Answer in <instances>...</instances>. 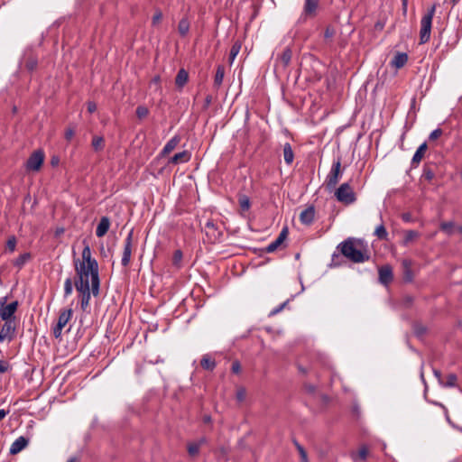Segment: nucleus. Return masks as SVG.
<instances>
[{"label":"nucleus","instance_id":"nucleus-1","mask_svg":"<svg viewBox=\"0 0 462 462\" xmlns=\"http://www.w3.org/2000/svg\"><path fill=\"white\" fill-rule=\"evenodd\" d=\"M85 246L82 250V260L77 259L74 261L75 264V277H87L90 278L92 282V293L97 297L99 294L100 279L98 263L95 258L91 256V250L88 244L83 241Z\"/></svg>","mask_w":462,"mask_h":462},{"label":"nucleus","instance_id":"nucleus-2","mask_svg":"<svg viewBox=\"0 0 462 462\" xmlns=\"http://www.w3.org/2000/svg\"><path fill=\"white\" fill-rule=\"evenodd\" d=\"M337 249L343 256L355 263H365L371 258L368 245L363 239L348 237L341 242Z\"/></svg>","mask_w":462,"mask_h":462},{"label":"nucleus","instance_id":"nucleus-3","mask_svg":"<svg viewBox=\"0 0 462 462\" xmlns=\"http://www.w3.org/2000/svg\"><path fill=\"white\" fill-rule=\"evenodd\" d=\"M90 278L87 277H75L74 278V285L79 292V296L80 299V308L83 311H87L89 308V301L91 298L92 293V282L90 281Z\"/></svg>","mask_w":462,"mask_h":462},{"label":"nucleus","instance_id":"nucleus-4","mask_svg":"<svg viewBox=\"0 0 462 462\" xmlns=\"http://www.w3.org/2000/svg\"><path fill=\"white\" fill-rule=\"evenodd\" d=\"M436 7V4L432 5L420 20V44H425L430 39L432 20L435 15Z\"/></svg>","mask_w":462,"mask_h":462},{"label":"nucleus","instance_id":"nucleus-5","mask_svg":"<svg viewBox=\"0 0 462 462\" xmlns=\"http://www.w3.org/2000/svg\"><path fill=\"white\" fill-rule=\"evenodd\" d=\"M343 171L341 170V157L338 156L334 160L331 169L325 180V186L328 190H332L337 185L339 179L342 177Z\"/></svg>","mask_w":462,"mask_h":462},{"label":"nucleus","instance_id":"nucleus-6","mask_svg":"<svg viewBox=\"0 0 462 462\" xmlns=\"http://www.w3.org/2000/svg\"><path fill=\"white\" fill-rule=\"evenodd\" d=\"M17 320H4V323H0V343L9 344L14 341L17 335Z\"/></svg>","mask_w":462,"mask_h":462},{"label":"nucleus","instance_id":"nucleus-7","mask_svg":"<svg viewBox=\"0 0 462 462\" xmlns=\"http://www.w3.org/2000/svg\"><path fill=\"white\" fill-rule=\"evenodd\" d=\"M335 197L337 201L345 205H351L356 200V193L349 182L342 183L335 191Z\"/></svg>","mask_w":462,"mask_h":462},{"label":"nucleus","instance_id":"nucleus-8","mask_svg":"<svg viewBox=\"0 0 462 462\" xmlns=\"http://www.w3.org/2000/svg\"><path fill=\"white\" fill-rule=\"evenodd\" d=\"M7 296L0 298V318L2 320H17L14 313L16 312L19 303L14 300L10 303H6Z\"/></svg>","mask_w":462,"mask_h":462},{"label":"nucleus","instance_id":"nucleus-9","mask_svg":"<svg viewBox=\"0 0 462 462\" xmlns=\"http://www.w3.org/2000/svg\"><path fill=\"white\" fill-rule=\"evenodd\" d=\"M72 310L71 309H63L60 311L58 321L56 325L52 328V334L55 338H60L62 333V329L68 324L69 319L72 317Z\"/></svg>","mask_w":462,"mask_h":462},{"label":"nucleus","instance_id":"nucleus-10","mask_svg":"<svg viewBox=\"0 0 462 462\" xmlns=\"http://www.w3.org/2000/svg\"><path fill=\"white\" fill-rule=\"evenodd\" d=\"M44 161V153L42 150L33 152L26 162L28 171H37L41 169Z\"/></svg>","mask_w":462,"mask_h":462},{"label":"nucleus","instance_id":"nucleus-11","mask_svg":"<svg viewBox=\"0 0 462 462\" xmlns=\"http://www.w3.org/2000/svg\"><path fill=\"white\" fill-rule=\"evenodd\" d=\"M133 237H134V232L131 230L125 239L124 244V250H123V255L121 260V264L124 267H127L131 261V255H132V248H133Z\"/></svg>","mask_w":462,"mask_h":462},{"label":"nucleus","instance_id":"nucleus-12","mask_svg":"<svg viewBox=\"0 0 462 462\" xmlns=\"http://www.w3.org/2000/svg\"><path fill=\"white\" fill-rule=\"evenodd\" d=\"M291 50L289 47L285 48L282 53L280 56H278L275 60V69H285L291 63Z\"/></svg>","mask_w":462,"mask_h":462},{"label":"nucleus","instance_id":"nucleus-13","mask_svg":"<svg viewBox=\"0 0 462 462\" xmlns=\"http://www.w3.org/2000/svg\"><path fill=\"white\" fill-rule=\"evenodd\" d=\"M288 233H289L288 227L284 226L282 229V231L280 232L277 238L274 241H273L271 244H269L266 246V248L264 249V251L266 253H273V252L276 251L284 243L285 239L288 236Z\"/></svg>","mask_w":462,"mask_h":462},{"label":"nucleus","instance_id":"nucleus-14","mask_svg":"<svg viewBox=\"0 0 462 462\" xmlns=\"http://www.w3.org/2000/svg\"><path fill=\"white\" fill-rule=\"evenodd\" d=\"M379 282L383 285H388L393 280V269L390 265H383L378 270Z\"/></svg>","mask_w":462,"mask_h":462},{"label":"nucleus","instance_id":"nucleus-15","mask_svg":"<svg viewBox=\"0 0 462 462\" xmlns=\"http://www.w3.org/2000/svg\"><path fill=\"white\" fill-rule=\"evenodd\" d=\"M319 4V0H305L301 15L305 18L316 16Z\"/></svg>","mask_w":462,"mask_h":462},{"label":"nucleus","instance_id":"nucleus-16","mask_svg":"<svg viewBox=\"0 0 462 462\" xmlns=\"http://www.w3.org/2000/svg\"><path fill=\"white\" fill-rule=\"evenodd\" d=\"M28 444L29 439L23 436H20L13 442L9 452L11 455H16L19 452H21L23 448H25Z\"/></svg>","mask_w":462,"mask_h":462},{"label":"nucleus","instance_id":"nucleus-17","mask_svg":"<svg viewBox=\"0 0 462 462\" xmlns=\"http://www.w3.org/2000/svg\"><path fill=\"white\" fill-rule=\"evenodd\" d=\"M180 135H174L171 139H170L162 150L160 152L159 156L160 157H165L168 154H170L180 143Z\"/></svg>","mask_w":462,"mask_h":462},{"label":"nucleus","instance_id":"nucleus-18","mask_svg":"<svg viewBox=\"0 0 462 462\" xmlns=\"http://www.w3.org/2000/svg\"><path fill=\"white\" fill-rule=\"evenodd\" d=\"M315 217V208L313 206H310L307 208H305L301 213L300 214V221L303 225H310L314 221Z\"/></svg>","mask_w":462,"mask_h":462},{"label":"nucleus","instance_id":"nucleus-19","mask_svg":"<svg viewBox=\"0 0 462 462\" xmlns=\"http://www.w3.org/2000/svg\"><path fill=\"white\" fill-rule=\"evenodd\" d=\"M191 158V153L189 151H182L174 154L169 159L168 164H180L188 162Z\"/></svg>","mask_w":462,"mask_h":462},{"label":"nucleus","instance_id":"nucleus-20","mask_svg":"<svg viewBox=\"0 0 462 462\" xmlns=\"http://www.w3.org/2000/svg\"><path fill=\"white\" fill-rule=\"evenodd\" d=\"M110 227V219L108 217H102L96 229V236L103 237Z\"/></svg>","mask_w":462,"mask_h":462},{"label":"nucleus","instance_id":"nucleus-21","mask_svg":"<svg viewBox=\"0 0 462 462\" xmlns=\"http://www.w3.org/2000/svg\"><path fill=\"white\" fill-rule=\"evenodd\" d=\"M189 80V73L186 69H180L175 78V85L177 88L181 89Z\"/></svg>","mask_w":462,"mask_h":462},{"label":"nucleus","instance_id":"nucleus-22","mask_svg":"<svg viewBox=\"0 0 462 462\" xmlns=\"http://www.w3.org/2000/svg\"><path fill=\"white\" fill-rule=\"evenodd\" d=\"M38 66V59L32 53L26 55L24 59V67L29 72H33Z\"/></svg>","mask_w":462,"mask_h":462},{"label":"nucleus","instance_id":"nucleus-23","mask_svg":"<svg viewBox=\"0 0 462 462\" xmlns=\"http://www.w3.org/2000/svg\"><path fill=\"white\" fill-rule=\"evenodd\" d=\"M408 61V55L405 52H398L392 60V65L396 69L402 68Z\"/></svg>","mask_w":462,"mask_h":462},{"label":"nucleus","instance_id":"nucleus-24","mask_svg":"<svg viewBox=\"0 0 462 462\" xmlns=\"http://www.w3.org/2000/svg\"><path fill=\"white\" fill-rule=\"evenodd\" d=\"M427 148H428V146H427L426 143H423L419 146V148L415 152V153L412 157V160H411V163L413 165L419 164L420 162V161L422 160V158L427 151Z\"/></svg>","mask_w":462,"mask_h":462},{"label":"nucleus","instance_id":"nucleus-25","mask_svg":"<svg viewBox=\"0 0 462 462\" xmlns=\"http://www.w3.org/2000/svg\"><path fill=\"white\" fill-rule=\"evenodd\" d=\"M200 365L205 370L213 371L217 364L210 356L204 355L200 360Z\"/></svg>","mask_w":462,"mask_h":462},{"label":"nucleus","instance_id":"nucleus-26","mask_svg":"<svg viewBox=\"0 0 462 462\" xmlns=\"http://www.w3.org/2000/svg\"><path fill=\"white\" fill-rule=\"evenodd\" d=\"M283 158L287 165H291L293 162L294 152L292 151L291 143H286L283 145Z\"/></svg>","mask_w":462,"mask_h":462},{"label":"nucleus","instance_id":"nucleus-27","mask_svg":"<svg viewBox=\"0 0 462 462\" xmlns=\"http://www.w3.org/2000/svg\"><path fill=\"white\" fill-rule=\"evenodd\" d=\"M31 258L32 254L30 253L22 254L13 262V264L18 270H21Z\"/></svg>","mask_w":462,"mask_h":462},{"label":"nucleus","instance_id":"nucleus-28","mask_svg":"<svg viewBox=\"0 0 462 462\" xmlns=\"http://www.w3.org/2000/svg\"><path fill=\"white\" fill-rule=\"evenodd\" d=\"M224 76H225V67L223 65H218L217 67V70H216V74H215V78H214V87L215 88H218L222 85Z\"/></svg>","mask_w":462,"mask_h":462},{"label":"nucleus","instance_id":"nucleus-29","mask_svg":"<svg viewBox=\"0 0 462 462\" xmlns=\"http://www.w3.org/2000/svg\"><path fill=\"white\" fill-rule=\"evenodd\" d=\"M402 266L404 269V276L403 279L405 282H411L413 280V273L411 271V262L410 260H403L402 261Z\"/></svg>","mask_w":462,"mask_h":462},{"label":"nucleus","instance_id":"nucleus-30","mask_svg":"<svg viewBox=\"0 0 462 462\" xmlns=\"http://www.w3.org/2000/svg\"><path fill=\"white\" fill-rule=\"evenodd\" d=\"M374 235L382 241L388 240V232L383 224H380L374 230Z\"/></svg>","mask_w":462,"mask_h":462},{"label":"nucleus","instance_id":"nucleus-31","mask_svg":"<svg viewBox=\"0 0 462 462\" xmlns=\"http://www.w3.org/2000/svg\"><path fill=\"white\" fill-rule=\"evenodd\" d=\"M420 237V233L416 230H408L405 232V236L402 241L403 245H408L410 243H411L413 240Z\"/></svg>","mask_w":462,"mask_h":462},{"label":"nucleus","instance_id":"nucleus-32","mask_svg":"<svg viewBox=\"0 0 462 462\" xmlns=\"http://www.w3.org/2000/svg\"><path fill=\"white\" fill-rule=\"evenodd\" d=\"M178 31L181 36H186L189 31V22L187 18H182L178 24Z\"/></svg>","mask_w":462,"mask_h":462},{"label":"nucleus","instance_id":"nucleus-33","mask_svg":"<svg viewBox=\"0 0 462 462\" xmlns=\"http://www.w3.org/2000/svg\"><path fill=\"white\" fill-rule=\"evenodd\" d=\"M91 145L95 151H102L105 147V140L102 136H94Z\"/></svg>","mask_w":462,"mask_h":462},{"label":"nucleus","instance_id":"nucleus-34","mask_svg":"<svg viewBox=\"0 0 462 462\" xmlns=\"http://www.w3.org/2000/svg\"><path fill=\"white\" fill-rule=\"evenodd\" d=\"M238 203L243 211L249 210V208L251 207L250 199L246 195L239 196Z\"/></svg>","mask_w":462,"mask_h":462},{"label":"nucleus","instance_id":"nucleus-35","mask_svg":"<svg viewBox=\"0 0 462 462\" xmlns=\"http://www.w3.org/2000/svg\"><path fill=\"white\" fill-rule=\"evenodd\" d=\"M240 50H241V43L239 42H236L232 45L230 52H229L230 62H233V60L236 59V57L239 53Z\"/></svg>","mask_w":462,"mask_h":462},{"label":"nucleus","instance_id":"nucleus-36","mask_svg":"<svg viewBox=\"0 0 462 462\" xmlns=\"http://www.w3.org/2000/svg\"><path fill=\"white\" fill-rule=\"evenodd\" d=\"M73 283L74 280L72 281L71 278H67L64 282V297L67 298L69 295H71L73 291Z\"/></svg>","mask_w":462,"mask_h":462},{"label":"nucleus","instance_id":"nucleus-37","mask_svg":"<svg viewBox=\"0 0 462 462\" xmlns=\"http://www.w3.org/2000/svg\"><path fill=\"white\" fill-rule=\"evenodd\" d=\"M457 377L455 374H449L447 376L446 382H442L441 385L444 387H454L456 386Z\"/></svg>","mask_w":462,"mask_h":462},{"label":"nucleus","instance_id":"nucleus-38","mask_svg":"<svg viewBox=\"0 0 462 462\" xmlns=\"http://www.w3.org/2000/svg\"><path fill=\"white\" fill-rule=\"evenodd\" d=\"M135 114L139 119H143L149 115V109L145 106H138Z\"/></svg>","mask_w":462,"mask_h":462},{"label":"nucleus","instance_id":"nucleus-39","mask_svg":"<svg viewBox=\"0 0 462 462\" xmlns=\"http://www.w3.org/2000/svg\"><path fill=\"white\" fill-rule=\"evenodd\" d=\"M439 227H440L441 231H443L446 234L450 236L453 234L454 223L453 222H442L440 224Z\"/></svg>","mask_w":462,"mask_h":462},{"label":"nucleus","instance_id":"nucleus-40","mask_svg":"<svg viewBox=\"0 0 462 462\" xmlns=\"http://www.w3.org/2000/svg\"><path fill=\"white\" fill-rule=\"evenodd\" d=\"M199 444H196L195 442H191L188 444V453L191 457H195L199 452Z\"/></svg>","mask_w":462,"mask_h":462},{"label":"nucleus","instance_id":"nucleus-41","mask_svg":"<svg viewBox=\"0 0 462 462\" xmlns=\"http://www.w3.org/2000/svg\"><path fill=\"white\" fill-rule=\"evenodd\" d=\"M435 176V173L433 171V170L431 168H430L429 166H425L424 169H423V173H422V177L430 181L431 180H433Z\"/></svg>","mask_w":462,"mask_h":462},{"label":"nucleus","instance_id":"nucleus-42","mask_svg":"<svg viewBox=\"0 0 462 462\" xmlns=\"http://www.w3.org/2000/svg\"><path fill=\"white\" fill-rule=\"evenodd\" d=\"M16 243L17 242L15 236H10L6 242V249L13 253L15 250Z\"/></svg>","mask_w":462,"mask_h":462},{"label":"nucleus","instance_id":"nucleus-43","mask_svg":"<svg viewBox=\"0 0 462 462\" xmlns=\"http://www.w3.org/2000/svg\"><path fill=\"white\" fill-rule=\"evenodd\" d=\"M367 455H368V450L365 447H362L359 451H358V454L357 455H352V457L354 460L356 459V457H358L360 459L362 460H365L366 457H367Z\"/></svg>","mask_w":462,"mask_h":462},{"label":"nucleus","instance_id":"nucleus-44","mask_svg":"<svg viewBox=\"0 0 462 462\" xmlns=\"http://www.w3.org/2000/svg\"><path fill=\"white\" fill-rule=\"evenodd\" d=\"M289 300H286L284 301L283 303L280 304L278 307L274 308L273 310H272L269 313V317H273V316H275L276 314H278L279 312H281L285 307L286 305L288 304Z\"/></svg>","mask_w":462,"mask_h":462},{"label":"nucleus","instance_id":"nucleus-45","mask_svg":"<svg viewBox=\"0 0 462 462\" xmlns=\"http://www.w3.org/2000/svg\"><path fill=\"white\" fill-rule=\"evenodd\" d=\"M295 444H296L297 449L300 455L301 461L308 462L307 452L305 451L303 447L301 445H300L298 442H295Z\"/></svg>","mask_w":462,"mask_h":462},{"label":"nucleus","instance_id":"nucleus-46","mask_svg":"<svg viewBox=\"0 0 462 462\" xmlns=\"http://www.w3.org/2000/svg\"><path fill=\"white\" fill-rule=\"evenodd\" d=\"M336 32L335 29L332 26H328L324 32V38L326 40L332 39L335 35Z\"/></svg>","mask_w":462,"mask_h":462},{"label":"nucleus","instance_id":"nucleus-47","mask_svg":"<svg viewBox=\"0 0 462 462\" xmlns=\"http://www.w3.org/2000/svg\"><path fill=\"white\" fill-rule=\"evenodd\" d=\"M205 227L207 229V235H208L210 231L214 233L217 230V226L212 220H208L206 223Z\"/></svg>","mask_w":462,"mask_h":462},{"label":"nucleus","instance_id":"nucleus-48","mask_svg":"<svg viewBox=\"0 0 462 462\" xmlns=\"http://www.w3.org/2000/svg\"><path fill=\"white\" fill-rule=\"evenodd\" d=\"M442 134V130L440 128H437L434 131H432L429 136V139L430 141L438 139Z\"/></svg>","mask_w":462,"mask_h":462},{"label":"nucleus","instance_id":"nucleus-49","mask_svg":"<svg viewBox=\"0 0 462 462\" xmlns=\"http://www.w3.org/2000/svg\"><path fill=\"white\" fill-rule=\"evenodd\" d=\"M162 18V13L160 10H157L152 16V25H156L157 23H159L161 22Z\"/></svg>","mask_w":462,"mask_h":462},{"label":"nucleus","instance_id":"nucleus-50","mask_svg":"<svg viewBox=\"0 0 462 462\" xmlns=\"http://www.w3.org/2000/svg\"><path fill=\"white\" fill-rule=\"evenodd\" d=\"M75 134V128L74 127H68L65 131V139L67 141H71Z\"/></svg>","mask_w":462,"mask_h":462},{"label":"nucleus","instance_id":"nucleus-51","mask_svg":"<svg viewBox=\"0 0 462 462\" xmlns=\"http://www.w3.org/2000/svg\"><path fill=\"white\" fill-rule=\"evenodd\" d=\"M246 392L245 388H240L236 392V399L238 402H243L245 399Z\"/></svg>","mask_w":462,"mask_h":462},{"label":"nucleus","instance_id":"nucleus-52","mask_svg":"<svg viewBox=\"0 0 462 462\" xmlns=\"http://www.w3.org/2000/svg\"><path fill=\"white\" fill-rule=\"evenodd\" d=\"M10 369V365L5 360H0V373H6Z\"/></svg>","mask_w":462,"mask_h":462},{"label":"nucleus","instance_id":"nucleus-53","mask_svg":"<svg viewBox=\"0 0 462 462\" xmlns=\"http://www.w3.org/2000/svg\"><path fill=\"white\" fill-rule=\"evenodd\" d=\"M231 371L234 374H239L241 371V365L240 362L236 360L232 363Z\"/></svg>","mask_w":462,"mask_h":462},{"label":"nucleus","instance_id":"nucleus-54","mask_svg":"<svg viewBox=\"0 0 462 462\" xmlns=\"http://www.w3.org/2000/svg\"><path fill=\"white\" fill-rule=\"evenodd\" d=\"M297 367H298L299 372L304 375L307 374L310 371V367L303 366L300 363L297 365Z\"/></svg>","mask_w":462,"mask_h":462},{"label":"nucleus","instance_id":"nucleus-55","mask_svg":"<svg viewBox=\"0 0 462 462\" xmlns=\"http://www.w3.org/2000/svg\"><path fill=\"white\" fill-rule=\"evenodd\" d=\"M340 258L339 254H336L334 253L332 254V263H331V265L333 266H339L340 265V263L338 261V259Z\"/></svg>","mask_w":462,"mask_h":462},{"label":"nucleus","instance_id":"nucleus-56","mask_svg":"<svg viewBox=\"0 0 462 462\" xmlns=\"http://www.w3.org/2000/svg\"><path fill=\"white\" fill-rule=\"evenodd\" d=\"M181 258H182L181 251H180V250L175 251L174 255H173L174 263H177L178 262H180L181 260Z\"/></svg>","mask_w":462,"mask_h":462},{"label":"nucleus","instance_id":"nucleus-57","mask_svg":"<svg viewBox=\"0 0 462 462\" xmlns=\"http://www.w3.org/2000/svg\"><path fill=\"white\" fill-rule=\"evenodd\" d=\"M97 110V105L95 102H92V101H89L88 102V111L92 114L94 112H96Z\"/></svg>","mask_w":462,"mask_h":462},{"label":"nucleus","instance_id":"nucleus-58","mask_svg":"<svg viewBox=\"0 0 462 462\" xmlns=\"http://www.w3.org/2000/svg\"><path fill=\"white\" fill-rule=\"evenodd\" d=\"M433 374H434L435 377L438 379L439 384H441L443 382L441 372L439 370L434 369Z\"/></svg>","mask_w":462,"mask_h":462},{"label":"nucleus","instance_id":"nucleus-59","mask_svg":"<svg viewBox=\"0 0 462 462\" xmlns=\"http://www.w3.org/2000/svg\"><path fill=\"white\" fill-rule=\"evenodd\" d=\"M304 388L310 393H314L315 391H316V387L314 385H312V384H310V383H306L304 385Z\"/></svg>","mask_w":462,"mask_h":462},{"label":"nucleus","instance_id":"nucleus-60","mask_svg":"<svg viewBox=\"0 0 462 462\" xmlns=\"http://www.w3.org/2000/svg\"><path fill=\"white\" fill-rule=\"evenodd\" d=\"M212 103V97L208 95L205 98L204 108L207 109Z\"/></svg>","mask_w":462,"mask_h":462},{"label":"nucleus","instance_id":"nucleus-61","mask_svg":"<svg viewBox=\"0 0 462 462\" xmlns=\"http://www.w3.org/2000/svg\"><path fill=\"white\" fill-rule=\"evenodd\" d=\"M402 219L404 222H411V215L410 213H403L402 215Z\"/></svg>","mask_w":462,"mask_h":462},{"label":"nucleus","instance_id":"nucleus-62","mask_svg":"<svg viewBox=\"0 0 462 462\" xmlns=\"http://www.w3.org/2000/svg\"><path fill=\"white\" fill-rule=\"evenodd\" d=\"M65 232V229L64 227H57L56 230H55V236L56 237H60L61 235H63Z\"/></svg>","mask_w":462,"mask_h":462},{"label":"nucleus","instance_id":"nucleus-63","mask_svg":"<svg viewBox=\"0 0 462 462\" xmlns=\"http://www.w3.org/2000/svg\"><path fill=\"white\" fill-rule=\"evenodd\" d=\"M196 444H199V448L207 443V439L205 437L200 438L198 441H195Z\"/></svg>","mask_w":462,"mask_h":462},{"label":"nucleus","instance_id":"nucleus-64","mask_svg":"<svg viewBox=\"0 0 462 462\" xmlns=\"http://www.w3.org/2000/svg\"><path fill=\"white\" fill-rule=\"evenodd\" d=\"M8 413L9 411H5L4 409L0 410V420H2Z\"/></svg>","mask_w":462,"mask_h":462}]
</instances>
